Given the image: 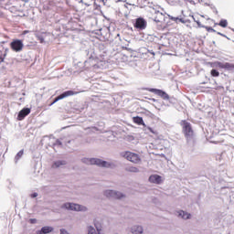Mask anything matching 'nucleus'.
Returning a JSON list of instances; mask_svg holds the SVG:
<instances>
[{
  "mask_svg": "<svg viewBox=\"0 0 234 234\" xmlns=\"http://www.w3.org/2000/svg\"><path fill=\"white\" fill-rule=\"evenodd\" d=\"M82 164L87 165H97L98 167H104L106 169H115L116 164L112 162H107L100 158H87L84 157L81 159Z\"/></svg>",
  "mask_w": 234,
  "mask_h": 234,
  "instance_id": "1",
  "label": "nucleus"
},
{
  "mask_svg": "<svg viewBox=\"0 0 234 234\" xmlns=\"http://www.w3.org/2000/svg\"><path fill=\"white\" fill-rule=\"evenodd\" d=\"M179 125H181L182 133L184 134L186 142H194L196 133L191 122H187V120H182L179 122Z\"/></svg>",
  "mask_w": 234,
  "mask_h": 234,
  "instance_id": "2",
  "label": "nucleus"
},
{
  "mask_svg": "<svg viewBox=\"0 0 234 234\" xmlns=\"http://www.w3.org/2000/svg\"><path fill=\"white\" fill-rule=\"evenodd\" d=\"M61 209H68L69 211H87V207L76 204V203H64L61 206Z\"/></svg>",
  "mask_w": 234,
  "mask_h": 234,
  "instance_id": "3",
  "label": "nucleus"
},
{
  "mask_svg": "<svg viewBox=\"0 0 234 234\" xmlns=\"http://www.w3.org/2000/svg\"><path fill=\"white\" fill-rule=\"evenodd\" d=\"M103 195L107 198H113L114 200H122V198H125V194L116 190H105Z\"/></svg>",
  "mask_w": 234,
  "mask_h": 234,
  "instance_id": "4",
  "label": "nucleus"
},
{
  "mask_svg": "<svg viewBox=\"0 0 234 234\" xmlns=\"http://www.w3.org/2000/svg\"><path fill=\"white\" fill-rule=\"evenodd\" d=\"M121 156L126 158V160H128L129 162H133V164H137V162H140V157L138 156V154L131 153L129 151L122 152L121 154Z\"/></svg>",
  "mask_w": 234,
  "mask_h": 234,
  "instance_id": "5",
  "label": "nucleus"
},
{
  "mask_svg": "<svg viewBox=\"0 0 234 234\" xmlns=\"http://www.w3.org/2000/svg\"><path fill=\"white\" fill-rule=\"evenodd\" d=\"M144 90H148V92H153L162 98V100H169V94L165 93V91L154 88H144Z\"/></svg>",
  "mask_w": 234,
  "mask_h": 234,
  "instance_id": "6",
  "label": "nucleus"
},
{
  "mask_svg": "<svg viewBox=\"0 0 234 234\" xmlns=\"http://www.w3.org/2000/svg\"><path fill=\"white\" fill-rule=\"evenodd\" d=\"M25 45L23 44V40L21 39H14L10 43V48L13 49L14 52H21Z\"/></svg>",
  "mask_w": 234,
  "mask_h": 234,
  "instance_id": "7",
  "label": "nucleus"
},
{
  "mask_svg": "<svg viewBox=\"0 0 234 234\" xmlns=\"http://www.w3.org/2000/svg\"><path fill=\"white\" fill-rule=\"evenodd\" d=\"M76 94H80V91H73V90L65 91L62 94L58 95L54 100L53 103H56L57 101H59V100H63L64 98H69V96H74Z\"/></svg>",
  "mask_w": 234,
  "mask_h": 234,
  "instance_id": "8",
  "label": "nucleus"
},
{
  "mask_svg": "<svg viewBox=\"0 0 234 234\" xmlns=\"http://www.w3.org/2000/svg\"><path fill=\"white\" fill-rule=\"evenodd\" d=\"M218 69H224V70H234V64L229 62H216Z\"/></svg>",
  "mask_w": 234,
  "mask_h": 234,
  "instance_id": "9",
  "label": "nucleus"
},
{
  "mask_svg": "<svg viewBox=\"0 0 234 234\" xmlns=\"http://www.w3.org/2000/svg\"><path fill=\"white\" fill-rule=\"evenodd\" d=\"M28 114H30V109L29 108L22 109L18 112V115H17L18 122H22V120H25V118H27V116H28Z\"/></svg>",
  "mask_w": 234,
  "mask_h": 234,
  "instance_id": "10",
  "label": "nucleus"
},
{
  "mask_svg": "<svg viewBox=\"0 0 234 234\" xmlns=\"http://www.w3.org/2000/svg\"><path fill=\"white\" fill-rule=\"evenodd\" d=\"M147 27V23L144 18H137L135 22V28H140L141 30H144Z\"/></svg>",
  "mask_w": 234,
  "mask_h": 234,
  "instance_id": "11",
  "label": "nucleus"
},
{
  "mask_svg": "<svg viewBox=\"0 0 234 234\" xmlns=\"http://www.w3.org/2000/svg\"><path fill=\"white\" fill-rule=\"evenodd\" d=\"M149 182L152 184H162V176L152 175L149 176Z\"/></svg>",
  "mask_w": 234,
  "mask_h": 234,
  "instance_id": "12",
  "label": "nucleus"
},
{
  "mask_svg": "<svg viewBox=\"0 0 234 234\" xmlns=\"http://www.w3.org/2000/svg\"><path fill=\"white\" fill-rule=\"evenodd\" d=\"M52 231H54L53 227L45 226V227H42L40 230H37V234H48V233H52Z\"/></svg>",
  "mask_w": 234,
  "mask_h": 234,
  "instance_id": "13",
  "label": "nucleus"
},
{
  "mask_svg": "<svg viewBox=\"0 0 234 234\" xmlns=\"http://www.w3.org/2000/svg\"><path fill=\"white\" fill-rule=\"evenodd\" d=\"M131 231L133 234H142L144 233V229L142 228V226L135 225L132 227Z\"/></svg>",
  "mask_w": 234,
  "mask_h": 234,
  "instance_id": "14",
  "label": "nucleus"
},
{
  "mask_svg": "<svg viewBox=\"0 0 234 234\" xmlns=\"http://www.w3.org/2000/svg\"><path fill=\"white\" fill-rule=\"evenodd\" d=\"M178 216L181 217V218H184V220H188V218H191V214H189L184 210H179Z\"/></svg>",
  "mask_w": 234,
  "mask_h": 234,
  "instance_id": "15",
  "label": "nucleus"
},
{
  "mask_svg": "<svg viewBox=\"0 0 234 234\" xmlns=\"http://www.w3.org/2000/svg\"><path fill=\"white\" fill-rule=\"evenodd\" d=\"M133 123H136L137 125H145V122H144V118L140 116H136L133 118Z\"/></svg>",
  "mask_w": 234,
  "mask_h": 234,
  "instance_id": "16",
  "label": "nucleus"
},
{
  "mask_svg": "<svg viewBox=\"0 0 234 234\" xmlns=\"http://www.w3.org/2000/svg\"><path fill=\"white\" fill-rule=\"evenodd\" d=\"M61 165H67V161L65 160H58L53 164V167H61Z\"/></svg>",
  "mask_w": 234,
  "mask_h": 234,
  "instance_id": "17",
  "label": "nucleus"
},
{
  "mask_svg": "<svg viewBox=\"0 0 234 234\" xmlns=\"http://www.w3.org/2000/svg\"><path fill=\"white\" fill-rule=\"evenodd\" d=\"M23 154H25V150H20L16 155L15 156V163L17 164V162H19V160H21V157L23 156Z\"/></svg>",
  "mask_w": 234,
  "mask_h": 234,
  "instance_id": "18",
  "label": "nucleus"
},
{
  "mask_svg": "<svg viewBox=\"0 0 234 234\" xmlns=\"http://www.w3.org/2000/svg\"><path fill=\"white\" fill-rule=\"evenodd\" d=\"M94 227H95V230L98 232V234H101V230H102L101 223L95 220Z\"/></svg>",
  "mask_w": 234,
  "mask_h": 234,
  "instance_id": "19",
  "label": "nucleus"
},
{
  "mask_svg": "<svg viewBox=\"0 0 234 234\" xmlns=\"http://www.w3.org/2000/svg\"><path fill=\"white\" fill-rule=\"evenodd\" d=\"M155 23H162L164 21V15L162 13H158L154 17Z\"/></svg>",
  "mask_w": 234,
  "mask_h": 234,
  "instance_id": "20",
  "label": "nucleus"
},
{
  "mask_svg": "<svg viewBox=\"0 0 234 234\" xmlns=\"http://www.w3.org/2000/svg\"><path fill=\"white\" fill-rule=\"evenodd\" d=\"M127 171L129 173H140V169H138V167L135 166H130L127 168Z\"/></svg>",
  "mask_w": 234,
  "mask_h": 234,
  "instance_id": "21",
  "label": "nucleus"
},
{
  "mask_svg": "<svg viewBox=\"0 0 234 234\" xmlns=\"http://www.w3.org/2000/svg\"><path fill=\"white\" fill-rule=\"evenodd\" d=\"M210 74L212 78H218L220 76V72L217 69H211Z\"/></svg>",
  "mask_w": 234,
  "mask_h": 234,
  "instance_id": "22",
  "label": "nucleus"
},
{
  "mask_svg": "<svg viewBox=\"0 0 234 234\" xmlns=\"http://www.w3.org/2000/svg\"><path fill=\"white\" fill-rule=\"evenodd\" d=\"M219 27H222V28H226L228 27V20L221 19L218 23Z\"/></svg>",
  "mask_w": 234,
  "mask_h": 234,
  "instance_id": "23",
  "label": "nucleus"
},
{
  "mask_svg": "<svg viewBox=\"0 0 234 234\" xmlns=\"http://www.w3.org/2000/svg\"><path fill=\"white\" fill-rule=\"evenodd\" d=\"M88 234H98V231H96V229L92 226L88 227Z\"/></svg>",
  "mask_w": 234,
  "mask_h": 234,
  "instance_id": "24",
  "label": "nucleus"
},
{
  "mask_svg": "<svg viewBox=\"0 0 234 234\" xmlns=\"http://www.w3.org/2000/svg\"><path fill=\"white\" fill-rule=\"evenodd\" d=\"M37 39L39 41V43H45V38L41 35H37Z\"/></svg>",
  "mask_w": 234,
  "mask_h": 234,
  "instance_id": "25",
  "label": "nucleus"
},
{
  "mask_svg": "<svg viewBox=\"0 0 234 234\" xmlns=\"http://www.w3.org/2000/svg\"><path fill=\"white\" fill-rule=\"evenodd\" d=\"M29 224H37V219H36V218H30V219H29Z\"/></svg>",
  "mask_w": 234,
  "mask_h": 234,
  "instance_id": "26",
  "label": "nucleus"
},
{
  "mask_svg": "<svg viewBox=\"0 0 234 234\" xmlns=\"http://www.w3.org/2000/svg\"><path fill=\"white\" fill-rule=\"evenodd\" d=\"M5 58H6V53L4 54V57L0 55V61L3 63L5 61Z\"/></svg>",
  "mask_w": 234,
  "mask_h": 234,
  "instance_id": "27",
  "label": "nucleus"
},
{
  "mask_svg": "<svg viewBox=\"0 0 234 234\" xmlns=\"http://www.w3.org/2000/svg\"><path fill=\"white\" fill-rule=\"evenodd\" d=\"M37 195H38L37 192H34L30 195V197L31 198H37Z\"/></svg>",
  "mask_w": 234,
  "mask_h": 234,
  "instance_id": "28",
  "label": "nucleus"
},
{
  "mask_svg": "<svg viewBox=\"0 0 234 234\" xmlns=\"http://www.w3.org/2000/svg\"><path fill=\"white\" fill-rule=\"evenodd\" d=\"M148 131L150 133H152L153 134H156V132H154V130H153V128H151V127H148Z\"/></svg>",
  "mask_w": 234,
  "mask_h": 234,
  "instance_id": "29",
  "label": "nucleus"
},
{
  "mask_svg": "<svg viewBox=\"0 0 234 234\" xmlns=\"http://www.w3.org/2000/svg\"><path fill=\"white\" fill-rule=\"evenodd\" d=\"M174 21H180L181 23H184V20L182 18H172Z\"/></svg>",
  "mask_w": 234,
  "mask_h": 234,
  "instance_id": "30",
  "label": "nucleus"
},
{
  "mask_svg": "<svg viewBox=\"0 0 234 234\" xmlns=\"http://www.w3.org/2000/svg\"><path fill=\"white\" fill-rule=\"evenodd\" d=\"M28 32H30V31H28V30H24L22 34H23V36H26V34H28Z\"/></svg>",
  "mask_w": 234,
  "mask_h": 234,
  "instance_id": "31",
  "label": "nucleus"
},
{
  "mask_svg": "<svg viewBox=\"0 0 234 234\" xmlns=\"http://www.w3.org/2000/svg\"><path fill=\"white\" fill-rule=\"evenodd\" d=\"M122 50H129V48L122 47Z\"/></svg>",
  "mask_w": 234,
  "mask_h": 234,
  "instance_id": "32",
  "label": "nucleus"
},
{
  "mask_svg": "<svg viewBox=\"0 0 234 234\" xmlns=\"http://www.w3.org/2000/svg\"><path fill=\"white\" fill-rule=\"evenodd\" d=\"M162 156H165V154H162Z\"/></svg>",
  "mask_w": 234,
  "mask_h": 234,
  "instance_id": "33",
  "label": "nucleus"
}]
</instances>
